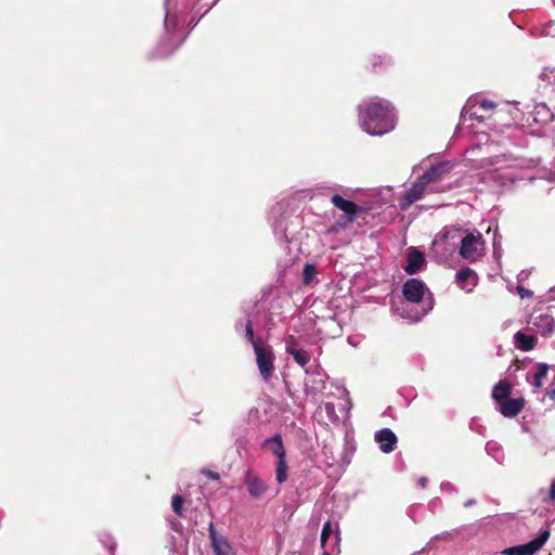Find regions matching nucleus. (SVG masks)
<instances>
[{"instance_id": "423d86ee", "label": "nucleus", "mask_w": 555, "mask_h": 555, "mask_svg": "<svg viewBox=\"0 0 555 555\" xmlns=\"http://www.w3.org/2000/svg\"><path fill=\"white\" fill-rule=\"evenodd\" d=\"M291 215L286 211V204L283 202L276 203L271 208L270 212V223L272 227L273 234L275 238L284 244L289 243V237L287 234L288 225H289Z\"/></svg>"}, {"instance_id": "a878e982", "label": "nucleus", "mask_w": 555, "mask_h": 555, "mask_svg": "<svg viewBox=\"0 0 555 555\" xmlns=\"http://www.w3.org/2000/svg\"><path fill=\"white\" fill-rule=\"evenodd\" d=\"M372 69L380 73L393 64L392 57L387 54H374L370 59Z\"/></svg>"}, {"instance_id": "8fccbe9b", "label": "nucleus", "mask_w": 555, "mask_h": 555, "mask_svg": "<svg viewBox=\"0 0 555 555\" xmlns=\"http://www.w3.org/2000/svg\"><path fill=\"white\" fill-rule=\"evenodd\" d=\"M476 503H477V502H476V500H475V499H469V500L465 501V502L463 503V505H464V507H466V508H467V507L474 506Z\"/></svg>"}, {"instance_id": "bf43d9fd", "label": "nucleus", "mask_w": 555, "mask_h": 555, "mask_svg": "<svg viewBox=\"0 0 555 555\" xmlns=\"http://www.w3.org/2000/svg\"><path fill=\"white\" fill-rule=\"evenodd\" d=\"M552 1H553V3L555 4V0H552Z\"/></svg>"}, {"instance_id": "4be33fe9", "label": "nucleus", "mask_w": 555, "mask_h": 555, "mask_svg": "<svg viewBox=\"0 0 555 555\" xmlns=\"http://www.w3.org/2000/svg\"><path fill=\"white\" fill-rule=\"evenodd\" d=\"M537 337L533 335L525 334L521 331H518L514 335V345L517 349L521 351H530L537 345Z\"/></svg>"}, {"instance_id": "ea45409f", "label": "nucleus", "mask_w": 555, "mask_h": 555, "mask_svg": "<svg viewBox=\"0 0 555 555\" xmlns=\"http://www.w3.org/2000/svg\"><path fill=\"white\" fill-rule=\"evenodd\" d=\"M442 500L440 498H434L428 502V509L431 513H437L442 509Z\"/></svg>"}, {"instance_id": "cd10ccee", "label": "nucleus", "mask_w": 555, "mask_h": 555, "mask_svg": "<svg viewBox=\"0 0 555 555\" xmlns=\"http://www.w3.org/2000/svg\"><path fill=\"white\" fill-rule=\"evenodd\" d=\"M319 415L332 424H337L339 422L335 404L332 402L324 403V405L320 408Z\"/></svg>"}, {"instance_id": "5fc2aeb1", "label": "nucleus", "mask_w": 555, "mask_h": 555, "mask_svg": "<svg viewBox=\"0 0 555 555\" xmlns=\"http://www.w3.org/2000/svg\"><path fill=\"white\" fill-rule=\"evenodd\" d=\"M347 223H348V222L346 221L345 216H344V217H341V218L336 222V224H345V225H346Z\"/></svg>"}, {"instance_id": "7ed1b4c3", "label": "nucleus", "mask_w": 555, "mask_h": 555, "mask_svg": "<svg viewBox=\"0 0 555 555\" xmlns=\"http://www.w3.org/2000/svg\"><path fill=\"white\" fill-rule=\"evenodd\" d=\"M358 113L361 129L370 135L380 137L396 128V111L387 100L375 99L361 103Z\"/></svg>"}, {"instance_id": "2f4dec72", "label": "nucleus", "mask_w": 555, "mask_h": 555, "mask_svg": "<svg viewBox=\"0 0 555 555\" xmlns=\"http://www.w3.org/2000/svg\"><path fill=\"white\" fill-rule=\"evenodd\" d=\"M345 455L344 461L346 463L350 462V455H352L356 451V441L352 437V435L346 433L345 435Z\"/></svg>"}, {"instance_id": "de8ad7c7", "label": "nucleus", "mask_w": 555, "mask_h": 555, "mask_svg": "<svg viewBox=\"0 0 555 555\" xmlns=\"http://www.w3.org/2000/svg\"><path fill=\"white\" fill-rule=\"evenodd\" d=\"M427 482H428V479H427V477H424V476L420 477L417 480V483L420 485L421 488H426Z\"/></svg>"}, {"instance_id": "79ce46f5", "label": "nucleus", "mask_w": 555, "mask_h": 555, "mask_svg": "<svg viewBox=\"0 0 555 555\" xmlns=\"http://www.w3.org/2000/svg\"><path fill=\"white\" fill-rule=\"evenodd\" d=\"M542 34L547 37H555V21H551L542 27Z\"/></svg>"}, {"instance_id": "864d4df0", "label": "nucleus", "mask_w": 555, "mask_h": 555, "mask_svg": "<svg viewBox=\"0 0 555 555\" xmlns=\"http://www.w3.org/2000/svg\"><path fill=\"white\" fill-rule=\"evenodd\" d=\"M551 299H555V286L548 291Z\"/></svg>"}, {"instance_id": "6ab92c4d", "label": "nucleus", "mask_w": 555, "mask_h": 555, "mask_svg": "<svg viewBox=\"0 0 555 555\" xmlns=\"http://www.w3.org/2000/svg\"><path fill=\"white\" fill-rule=\"evenodd\" d=\"M375 442L384 453H390L396 449L398 438L396 434L389 428H382L374 435Z\"/></svg>"}, {"instance_id": "c03bdc74", "label": "nucleus", "mask_w": 555, "mask_h": 555, "mask_svg": "<svg viewBox=\"0 0 555 555\" xmlns=\"http://www.w3.org/2000/svg\"><path fill=\"white\" fill-rule=\"evenodd\" d=\"M469 428L474 431H477L479 434H482V429H485L480 424L479 421L476 418H473L469 423Z\"/></svg>"}, {"instance_id": "4d7b16f0", "label": "nucleus", "mask_w": 555, "mask_h": 555, "mask_svg": "<svg viewBox=\"0 0 555 555\" xmlns=\"http://www.w3.org/2000/svg\"><path fill=\"white\" fill-rule=\"evenodd\" d=\"M236 444H237V449L243 448V442H242L241 440H237V441H236Z\"/></svg>"}, {"instance_id": "603ef678", "label": "nucleus", "mask_w": 555, "mask_h": 555, "mask_svg": "<svg viewBox=\"0 0 555 555\" xmlns=\"http://www.w3.org/2000/svg\"><path fill=\"white\" fill-rule=\"evenodd\" d=\"M548 396L551 399L555 400V387L554 388H551L548 391H547Z\"/></svg>"}, {"instance_id": "f704fd0d", "label": "nucleus", "mask_w": 555, "mask_h": 555, "mask_svg": "<svg viewBox=\"0 0 555 555\" xmlns=\"http://www.w3.org/2000/svg\"><path fill=\"white\" fill-rule=\"evenodd\" d=\"M183 504H184V498L182 495L176 494L172 496L171 507H172L173 513L179 517H184Z\"/></svg>"}, {"instance_id": "473e14b6", "label": "nucleus", "mask_w": 555, "mask_h": 555, "mask_svg": "<svg viewBox=\"0 0 555 555\" xmlns=\"http://www.w3.org/2000/svg\"><path fill=\"white\" fill-rule=\"evenodd\" d=\"M99 540L102 543V545L111 553V555H115V550H116L117 544H116L114 538L109 533H107V532L101 533L99 535Z\"/></svg>"}, {"instance_id": "f03ea898", "label": "nucleus", "mask_w": 555, "mask_h": 555, "mask_svg": "<svg viewBox=\"0 0 555 555\" xmlns=\"http://www.w3.org/2000/svg\"><path fill=\"white\" fill-rule=\"evenodd\" d=\"M401 292L402 299L390 301L391 311L400 318L411 323H418L434 309V295L422 280L408 279Z\"/></svg>"}, {"instance_id": "0eeeda50", "label": "nucleus", "mask_w": 555, "mask_h": 555, "mask_svg": "<svg viewBox=\"0 0 555 555\" xmlns=\"http://www.w3.org/2000/svg\"><path fill=\"white\" fill-rule=\"evenodd\" d=\"M254 352L256 356V363L259 370V373L266 382H268L273 374L274 371V353L272 347L266 343L263 344H255Z\"/></svg>"}, {"instance_id": "37998d69", "label": "nucleus", "mask_w": 555, "mask_h": 555, "mask_svg": "<svg viewBox=\"0 0 555 555\" xmlns=\"http://www.w3.org/2000/svg\"><path fill=\"white\" fill-rule=\"evenodd\" d=\"M517 293L521 299L530 298L533 296V293L530 289L525 288L524 286H517Z\"/></svg>"}, {"instance_id": "f3484780", "label": "nucleus", "mask_w": 555, "mask_h": 555, "mask_svg": "<svg viewBox=\"0 0 555 555\" xmlns=\"http://www.w3.org/2000/svg\"><path fill=\"white\" fill-rule=\"evenodd\" d=\"M525 406V400L522 398H506L495 405V410L499 411L504 417L513 418L518 415Z\"/></svg>"}, {"instance_id": "5701e85b", "label": "nucleus", "mask_w": 555, "mask_h": 555, "mask_svg": "<svg viewBox=\"0 0 555 555\" xmlns=\"http://www.w3.org/2000/svg\"><path fill=\"white\" fill-rule=\"evenodd\" d=\"M262 448L270 450L278 459L286 457L285 448L281 435L276 434L262 442Z\"/></svg>"}, {"instance_id": "f8f14e48", "label": "nucleus", "mask_w": 555, "mask_h": 555, "mask_svg": "<svg viewBox=\"0 0 555 555\" xmlns=\"http://www.w3.org/2000/svg\"><path fill=\"white\" fill-rule=\"evenodd\" d=\"M309 377L305 382V392L315 399V396L325 389V375L320 372L319 366H310L306 369Z\"/></svg>"}, {"instance_id": "aec40b11", "label": "nucleus", "mask_w": 555, "mask_h": 555, "mask_svg": "<svg viewBox=\"0 0 555 555\" xmlns=\"http://www.w3.org/2000/svg\"><path fill=\"white\" fill-rule=\"evenodd\" d=\"M455 282L466 293H470L478 284V276L474 270L465 267L456 272Z\"/></svg>"}, {"instance_id": "ddd939ff", "label": "nucleus", "mask_w": 555, "mask_h": 555, "mask_svg": "<svg viewBox=\"0 0 555 555\" xmlns=\"http://www.w3.org/2000/svg\"><path fill=\"white\" fill-rule=\"evenodd\" d=\"M331 202L337 209L345 214L347 222H354L362 211V207L350 199L344 198L339 194H333Z\"/></svg>"}, {"instance_id": "09e8293b", "label": "nucleus", "mask_w": 555, "mask_h": 555, "mask_svg": "<svg viewBox=\"0 0 555 555\" xmlns=\"http://www.w3.org/2000/svg\"><path fill=\"white\" fill-rule=\"evenodd\" d=\"M550 496L552 500H555V479L552 481L550 487Z\"/></svg>"}, {"instance_id": "a19ab883", "label": "nucleus", "mask_w": 555, "mask_h": 555, "mask_svg": "<svg viewBox=\"0 0 555 555\" xmlns=\"http://www.w3.org/2000/svg\"><path fill=\"white\" fill-rule=\"evenodd\" d=\"M333 534V527L330 521H326L323 525L322 532H321V542L322 544L325 543V541L330 538V535Z\"/></svg>"}, {"instance_id": "a18cd8bd", "label": "nucleus", "mask_w": 555, "mask_h": 555, "mask_svg": "<svg viewBox=\"0 0 555 555\" xmlns=\"http://www.w3.org/2000/svg\"><path fill=\"white\" fill-rule=\"evenodd\" d=\"M345 229V224H332L331 227L327 228L326 230V233L328 234H335L337 232H339L340 230H344Z\"/></svg>"}, {"instance_id": "bb28decb", "label": "nucleus", "mask_w": 555, "mask_h": 555, "mask_svg": "<svg viewBox=\"0 0 555 555\" xmlns=\"http://www.w3.org/2000/svg\"><path fill=\"white\" fill-rule=\"evenodd\" d=\"M485 450L489 456H491L498 464H503L504 462V451L502 446L496 441H488L486 443Z\"/></svg>"}, {"instance_id": "dca6fc26", "label": "nucleus", "mask_w": 555, "mask_h": 555, "mask_svg": "<svg viewBox=\"0 0 555 555\" xmlns=\"http://www.w3.org/2000/svg\"><path fill=\"white\" fill-rule=\"evenodd\" d=\"M478 98H469L462 108L460 116V126H464L467 120H477L478 122L485 119V115L481 109H478Z\"/></svg>"}, {"instance_id": "412c9836", "label": "nucleus", "mask_w": 555, "mask_h": 555, "mask_svg": "<svg viewBox=\"0 0 555 555\" xmlns=\"http://www.w3.org/2000/svg\"><path fill=\"white\" fill-rule=\"evenodd\" d=\"M538 90L543 96L555 92V69L546 68L539 75Z\"/></svg>"}, {"instance_id": "20e7f679", "label": "nucleus", "mask_w": 555, "mask_h": 555, "mask_svg": "<svg viewBox=\"0 0 555 555\" xmlns=\"http://www.w3.org/2000/svg\"><path fill=\"white\" fill-rule=\"evenodd\" d=\"M461 232L460 228H446L433 241V250L438 253L439 248L442 247L444 253H452L456 246L455 240L460 238V256L470 262L477 261L482 256V235L475 231L467 232L461 237Z\"/></svg>"}, {"instance_id": "3c124183", "label": "nucleus", "mask_w": 555, "mask_h": 555, "mask_svg": "<svg viewBox=\"0 0 555 555\" xmlns=\"http://www.w3.org/2000/svg\"><path fill=\"white\" fill-rule=\"evenodd\" d=\"M206 475L211 478V479H218L219 478V475L215 472H211V470H208L206 472Z\"/></svg>"}, {"instance_id": "58836bf2", "label": "nucleus", "mask_w": 555, "mask_h": 555, "mask_svg": "<svg viewBox=\"0 0 555 555\" xmlns=\"http://www.w3.org/2000/svg\"><path fill=\"white\" fill-rule=\"evenodd\" d=\"M478 109H481L482 113L492 111L495 107V103L490 100L479 99L478 98Z\"/></svg>"}, {"instance_id": "13d9d810", "label": "nucleus", "mask_w": 555, "mask_h": 555, "mask_svg": "<svg viewBox=\"0 0 555 555\" xmlns=\"http://www.w3.org/2000/svg\"><path fill=\"white\" fill-rule=\"evenodd\" d=\"M326 191H331L332 188L331 186H327V188H324Z\"/></svg>"}, {"instance_id": "a211bd4d", "label": "nucleus", "mask_w": 555, "mask_h": 555, "mask_svg": "<svg viewBox=\"0 0 555 555\" xmlns=\"http://www.w3.org/2000/svg\"><path fill=\"white\" fill-rule=\"evenodd\" d=\"M426 266L425 255L416 249L415 247H411L408 249L406 255V264L404 266V271L410 274H416L421 272Z\"/></svg>"}, {"instance_id": "4c0bfd02", "label": "nucleus", "mask_w": 555, "mask_h": 555, "mask_svg": "<svg viewBox=\"0 0 555 555\" xmlns=\"http://www.w3.org/2000/svg\"><path fill=\"white\" fill-rule=\"evenodd\" d=\"M492 245L493 254L498 256L501 253V235L499 233L498 225H495V229L493 230Z\"/></svg>"}, {"instance_id": "6e6d98bb", "label": "nucleus", "mask_w": 555, "mask_h": 555, "mask_svg": "<svg viewBox=\"0 0 555 555\" xmlns=\"http://www.w3.org/2000/svg\"><path fill=\"white\" fill-rule=\"evenodd\" d=\"M453 188V185H448V186H443L442 189H447L446 191L448 190H451ZM454 188H457V184H454Z\"/></svg>"}, {"instance_id": "7c9ffc66", "label": "nucleus", "mask_w": 555, "mask_h": 555, "mask_svg": "<svg viewBox=\"0 0 555 555\" xmlns=\"http://www.w3.org/2000/svg\"><path fill=\"white\" fill-rule=\"evenodd\" d=\"M317 268L313 263H306L302 270V283L310 285L315 281Z\"/></svg>"}, {"instance_id": "9b49d317", "label": "nucleus", "mask_w": 555, "mask_h": 555, "mask_svg": "<svg viewBox=\"0 0 555 555\" xmlns=\"http://www.w3.org/2000/svg\"><path fill=\"white\" fill-rule=\"evenodd\" d=\"M454 164L449 160L438 162L431 164L429 168L418 177L428 189H437L433 183L442 180L447 175L451 172Z\"/></svg>"}, {"instance_id": "72a5a7b5", "label": "nucleus", "mask_w": 555, "mask_h": 555, "mask_svg": "<svg viewBox=\"0 0 555 555\" xmlns=\"http://www.w3.org/2000/svg\"><path fill=\"white\" fill-rule=\"evenodd\" d=\"M292 358L294 361L299 364L301 367H305L310 361V354L308 351L299 348L298 350L292 352Z\"/></svg>"}, {"instance_id": "6e6552de", "label": "nucleus", "mask_w": 555, "mask_h": 555, "mask_svg": "<svg viewBox=\"0 0 555 555\" xmlns=\"http://www.w3.org/2000/svg\"><path fill=\"white\" fill-rule=\"evenodd\" d=\"M447 189H428L424 182L417 178L412 185L402 192L398 197V205L401 210H408L415 202L421 199L425 193L446 192Z\"/></svg>"}, {"instance_id": "c756f323", "label": "nucleus", "mask_w": 555, "mask_h": 555, "mask_svg": "<svg viewBox=\"0 0 555 555\" xmlns=\"http://www.w3.org/2000/svg\"><path fill=\"white\" fill-rule=\"evenodd\" d=\"M244 333L245 338L247 341L255 348V344H263L262 339L260 337H256L253 328V322L250 319H247L244 324V330L242 331Z\"/></svg>"}, {"instance_id": "c9c22d12", "label": "nucleus", "mask_w": 555, "mask_h": 555, "mask_svg": "<svg viewBox=\"0 0 555 555\" xmlns=\"http://www.w3.org/2000/svg\"><path fill=\"white\" fill-rule=\"evenodd\" d=\"M299 348H300L299 347V343H298L297 338L294 335H288L285 338V351H286V353L292 354V352L298 350Z\"/></svg>"}, {"instance_id": "f257e3e1", "label": "nucleus", "mask_w": 555, "mask_h": 555, "mask_svg": "<svg viewBox=\"0 0 555 555\" xmlns=\"http://www.w3.org/2000/svg\"><path fill=\"white\" fill-rule=\"evenodd\" d=\"M219 0H165L164 35L156 48L157 57L171 55L185 40V16L193 11L192 28Z\"/></svg>"}, {"instance_id": "c85d7f7f", "label": "nucleus", "mask_w": 555, "mask_h": 555, "mask_svg": "<svg viewBox=\"0 0 555 555\" xmlns=\"http://www.w3.org/2000/svg\"><path fill=\"white\" fill-rule=\"evenodd\" d=\"M288 477V466L286 462V457L278 459L275 464V480L279 485L284 483Z\"/></svg>"}, {"instance_id": "49530a36", "label": "nucleus", "mask_w": 555, "mask_h": 555, "mask_svg": "<svg viewBox=\"0 0 555 555\" xmlns=\"http://www.w3.org/2000/svg\"><path fill=\"white\" fill-rule=\"evenodd\" d=\"M244 324L245 322H243L242 320H238L235 322V325H234V328L236 331V333H242V331L244 330Z\"/></svg>"}, {"instance_id": "4468645a", "label": "nucleus", "mask_w": 555, "mask_h": 555, "mask_svg": "<svg viewBox=\"0 0 555 555\" xmlns=\"http://www.w3.org/2000/svg\"><path fill=\"white\" fill-rule=\"evenodd\" d=\"M528 324H530L532 328L538 331L543 337H550L555 332V320L548 313L532 315L528 321Z\"/></svg>"}, {"instance_id": "1a4fd4ad", "label": "nucleus", "mask_w": 555, "mask_h": 555, "mask_svg": "<svg viewBox=\"0 0 555 555\" xmlns=\"http://www.w3.org/2000/svg\"><path fill=\"white\" fill-rule=\"evenodd\" d=\"M243 481L249 498L253 500H261L270 490L268 481L251 468L244 472Z\"/></svg>"}, {"instance_id": "9d476101", "label": "nucleus", "mask_w": 555, "mask_h": 555, "mask_svg": "<svg viewBox=\"0 0 555 555\" xmlns=\"http://www.w3.org/2000/svg\"><path fill=\"white\" fill-rule=\"evenodd\" d=\"M550 538L548 530H541L538 535L531 541L505 548L503 554L505 555H534L542 546L546 543Z\"/></svg>"}, {"instance_id": "39448f33", "label": "nucleus", "mask_w": 555, "mask_h": 555, "mask_svg": "<svg viewBox=\"0 0 555 555\" xmlns=\"http://www.w3.org/2000/svg\"><path fill=\"white\" fill-rule=\"evenodd\" d=\"M516 112L514 119L517 120L520 129L534 137L546 134L550 122L555 119L553 112L545 103H522L514 102Z\"/></svg>"}, {"instance_id": "e433bc0d", "label": "nucleus", "mask_w": 555, "mask_h": 555, "mask_svg": "<svg viewBox=\"0 0 555 555\" xmlns=\"http://www.w3.org/2000/svg\"><path fill=\"white\" fill-rule=\"evenodd\" d=\"M440 491L443 494H456L459 492V488L451 481L446 480L440 483Z\"/></svg>"}, {"instance_id": "393cba45", "label": "nucleus", "mask_w": 555, "mask_h": 555, "mask_svg": "<svg viewBox=\"0 0 555 555\" xmlns=\"http://www.w3.org/2000/svg\"><path fill=\"white\" fill-rule=\"evenodd\" d=\"M548 369V364L538 363L537 371L532 374V376H527L528 382L534 389H540L542 387L543 380L547 375Z\"/></svg>"}, {"instance_id": "2eb2a0df", "label": "nucleus", "mask_w": 555, "mask_h": 555, "mask_svg": "<svg viewBox=\"0 0 555 555\" xmlns=\"http://www.w3.org/2000/svg\"><path fill=\"white\" fill-rule=\"evenodd\" d=\"M208 532L215 555H236L229 540L222 535L217 534L212 522L209 525Z\"/></svg>"}, {"instance_id": "b1692460", "label": "nucleus", "mask_w": 555, "mask_h": 555, "mask_svg": "<svg viewBox=\"0 0 555 555\" xmlns=\"http://www.w3.org/2000/svg\"><path fill=\"white\" fill-rule=\"evenodd\" d=\"M511 393H512L511 384L506 380H500L494 385L491 396L494 401V404L496 405L501 401L511 397Z\"/></svg>"}]
</instances>
